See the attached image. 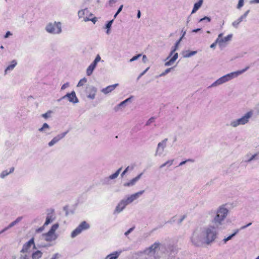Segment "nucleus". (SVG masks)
Listing matches in <instances>:
<instances>
[{"instance_id": "obj_1", "label": "nucleus", "mask_w": 259, "mask_h": 259, "mask_svg": "<svg viewBox=\"0 0 259 259\" xmlns=\"http://www.w3.org/2000/svg\"><path fill=\"white\" fill-rule=\"evenodd\" d=\"M217 235V229L213 226L198 227L192 234L190 241L194 246L197 247H200L204 244L209 245L215 240Z\"/></svg>"}, {"instance_id": "obj_2", "label": "nucleus", "mask_w": 259, "mask_h": 259, "mask_svg": "<svg viewBox=\"0 0 259 259\" xmlns=\"http://www.w3.org/2000/svg\"><path fill=\"white\" fill-rule=\"evenodd\" d=\"M228 209L224 205L220 206L216 210H211L210 213L213 214L214 216L212 220L213 224L212 225L215 228H220L223 225L225 219L228 213Z\"/></svg>"}, {"instance_id": "obj_3", "label": "nucleus", "mask_w": 259, "mask_h": 259, "mask_svg": "<svg viewBox=\"0 0 259 259\" xmlns=\"http://www.w3.org/2000/svg\"><path fill=\"white\" fill-rule=\"evenodd\" d=\"M249 68V67L247 66L244 69L238 70L235 72H232L230 73H228L227 74H226L219 79H218L217 80H215L214 82H213L208 88H213V87H217L218 86H219L222 84H224L227 82H228L229 81L231 80V79L237 77L240 74H242L244 72H245Z\"/></svg>"}, {"instance_id": "obj_4", "label": "nucleus", "mask_w": 259, "mask_h": 259, "mask_svg": "<svg viewBox=\"0 0 259 259\" xmlns=\"http://www.w3.org/2000/svg\"><path fill=\"white\" fill-rule=\"evenodd\" d=\"M253 111L250 110L245 113L240 118L235 119L231 121L229 126L232 128H236L239 125H244L247 124L250 119L253 116Z\"/></svg>"}, {"instance_id": "obj_5", "label": "nucleus", "mask_w": 259, "mask_h": 259, "mask_svg": "<svg viewBox=\"0 0 259 259\" xmlns=\"http://www.w3.org/2000/svg\"><path fill=\"white\" fill-rule=\"evenodd\" d=\"M98 89L92 85L88 84L84 88H81L78 91L80 95L82 97H86L90 100H94L96 98Z\"/></svg>"}, {"instance_id": "obj_6", "label": "nucleus", "mask_w": 259, "mask_h": 259, "mask_svg": "<svg viewBox=\"0 0 259 259\" xmlns=\"http://www.w3.org/2000/svg\"><path fill=\"white\" fill-rule=\"evenodd\" d=\"M59 227L58 223L54 224L47 233L42 235V238L47 242H52L56 240L58 238V235L56 231L59 228Z\"/></svg>"}, {"instance_id": "obj_7", "label": "nucleus", "mask_w": 259, "mask_h": 259, "mask_svg": "<svg viewBox=\"0 0 259 259\" xmlns=\"http://www.w3.org/2000/svg\"><path fill=\"white\" fill-rule=\"evenodd\" d=\"M45 30L48 33L50 34H60L62 32L61 23L60 22L49 23L46 26Z\"/></svg>"}, {"instance_id": "obj_8", "label": "nucleus", "mask_w": 259, "mask_h": 259, "mask_svg": "<svg viewBox=\"0 0 259 259\" xmlns=\"http://www.w3.org/2000/svg\"><path fill=\"white\" fill-rule=\"evenodd\" d=\"M90 228V225L86 221H82L79 225L71 232L70 236L72 238H74L80 235L82 232L86 231Z\"/></svg>"}, {"instance_id": "obj_9", "label": "nucleus", "mask_w": 259, "mask_h": 259, "mask_svg": "<svg viewBox=\"0 0 259 259\" xmlns=\"http://www.w3.org/2000/svg\"><path fill=\"white\" fill-rule=\"evenodd\" d=\"M160 244L155 242L145 250V259H156L155 254L159 249Z\"/></svg>"}, {"instance_id": "obj_10", "label": "nucleus", "mask_w": 259, "mask_h": 259, "mask_svg": "<svg viewBox=\"0 0 259 259\" xmlns=\"http://www.w3.org/2000/svg\"><path fill=\"white\" fill-rule=\"evenodd\" d=\"M222 33L219 34L217 38V42H218L219 47L222 49L226 47L229 42L232 40L233 35L232 34L228 35L227 36L223 37Z\"/></svg>"}, {"instance_id": "obj_11", "label": "nucleus", "mask_w": 259, "mask_h": 259, "mask_svg": "<svg viewBox=\"0 0 259 259\" xmlns=\"http://www.w3.org/2000/svg\"><path fill=\"white\" fill-rule=\"evenodd\" d=\"M77 14L78 18L82 19V21L84 22L89 21L90 17L93 16V14L90 12L87 8L79 10Z\"/></svg>"}, {"instance_id": "obj_12", "label": "nucleus", "mask_w": 259, "mask_h": 259, "mask_svg": "<svg viewBox=\"0 0 259 259\" xmlns=\"http://www.w3.org/2000/svg\"><path fill=\"white\" fill-rule=\"evenodd\" d=\"M32 246H33V248H35V247L33 238H32L23 245V247L20 251V253L28 254Z\"/></svg>"}, {"instance_id": "obj_13", "label": "nucleus", "mask_w": 259, "mask_h": 259, "mask_svg": "<svg viewBox=\"0 0 259 259\" xmlns=\"http://www.w3.org/2000/svg\"><path fill=\"white\" fill-rule=\"evenodd\" d=\"M67 98L68 100L73 104L77 103L79 101L77 99L74 91L71 92L70 93H67L65 96L62 97L58 100V101H60L62 100Z\"/></svg>"}, {"instance_id": "obj_14", "label": "nucleus", "mask_w": 259, "mask_h": 259, "mask_svg": "<svg viewBox=\"0 0 259 259\" xmlns=\"http://www.w3.org/2000/svg\"><path fill=\"white\" fill-rule=\"evenodd\" d=\"M167 141L168 139L166 138L158 144L155 156H161L162 154L165 147H166Z\"/></svg>"}, {"instance_id": "obj_15", "label": "nucleus", "mask_w": 259, "mask_h": 259, "mask_svg": "<svg viewBox=\"0 0 259 259\" xmlns=\"http://www.w3.org/2000/svg\"><path fill=\"white\" fill-rule=\"evenodd\" d=\"M67 133L68 131H66L57 135L56 136L54 137L50 142L48 143V146L50 147L53 146L55 144H57L59 141L64 138Z\"/></svg>"}, {"instance_id": "obj_16", "label": "nucleus", "mask_w": 259, "mask_h": 259, "mask_svg": "<svg viewBox=\"0 0 259 259\" xmlns=\"http://www.w3.org/2000/svg\"><path fill=\"white\" fill-rule=\"evenodd\" d=\"M144 190H141L136 193L133 194L130 196H128L126 199H124L127 204H130L134 202L135 200L137 199L140 196H141L144 193Z\"/></svg>"}, {"instance_id": "obj_17", "label": "nucleus", "mask_w": 259, "mask_h": 259, "mask_svg": "<svg viewBox=\"0 0 259 259\" xmlns=\"http://www.w3.org/2000/svg\"><path fill=\"white\" fill-rule=\"evenodd\" d=\"M17 65V61L16 60H13L10 64L7 66L4 71V75H7L11 72Z\"/></svg>"}, {"instance_id": "obj_18", "label": "nucleus", "mask_w": 259, "mask_h": 259, "mask_svg": "<svg viewBox=\"0 0 259 259\" xmlns=\"http://www.w3.org/2000/svg\"><path fill=\"white\" fill-rule=\"evenodd\" d=\"M127 203L124 199L121 200L117 204L115 208V211L117 213L121 212L124 208L127 205Z\"/></svg>"}, {"instance_id": "obj_19", "label": "nucleus", "mask_w": 259, "mask_h": 259, "mask_svg": "<svg viewBox=\"0 0 259 259\" xmlns=\"http://www.w3.org/2000/svg\"><path fill=\"white\" fill-rule=\"evenodd\" d=\"M142 175L143 173L140 174L136 177L131 180L129 182L124 184V186L125 187L134 186L136 184V183L141 178Z\"/></svg>"}, {"instance_id": "obj_20", "label": "nucleus", "mask_w": 259, "mask_h": 259, "mask_svg": "<svg viewBox=\"0 0 259 259\" xmlns=\"http://www.w3.org/2000/svg\"><path fill=\"white\" fill-rule=\"evenodd\" d=\"M178 54L177 53H175L172 58H171L168 61L165 62L164 65L165 66H169L172 65L175 61L178 59Z\"/></svg>"}, {"instance_id": "obj_21", "label": "nucleus", "mask_w": 259, "mask_h": 259, "mask_svg": "<svg viewBox=\"0 0 259 259\" xmlns=\"http://www.w3.org/2000/svg\"><path fill=\"white\" fill-rule=\"evenodd\" d=\"M55 220V217L53 212L48 213L46 218V221L44 223V226H48L49 224L53 222Z\"/></svg>"}, {"instance_id": "obj_22", "label": "nucleus", "mask_w": 259, "mask_h": 259, "mask_svg": "<svg viewBox=\"0 0 259 259\" xmlns=\"http://www.w3.org/2000/svg\"><path fill=\"white\" fill-rule=\"evenodd\" d=\"M50 130V127L49 124L47 123H45L43 124L42 127L38 129V131L48 135L49 134Z\"/></svg>"}, {"instance_id": "obj_23", "label": "nucleus", "mask_w": 259, "mask_h": 259, "mask_svg": "<svg viewBox=\"0 0 259 259\" xmlns=\"http://www.w3.org/2000/svg\"><path fill=\"white\" fill-rule=\"evenodd\" d=\"M14 168L11 167L10 169H6L3 170L0 174V178L2 179H4L9 174L12 173L14 171Z\"/></svg>"}, {"instance_id": "obj_24", "label": "nucleus", "mask_w": 259, "mask_h": 259, "mask_svg": "<svg viewBox=\"0 0 259 259\" xmlns=\"http://www.w3.org/2000/svg\"><path fill=\"white\" fill-rule=\"evenodd\" d=\"M87 81H88V80L85 77L82 78L79 81V82H78V83L77 84V88H78V91L81 88H85V86H84V85L87 82Z\"/></svg>"}, {"instance_id": "obj_25", "label": "nucleus", "mask_w": 259, "mask_h": 259, "mask_svg": "<svg viewBox=\"0 0 259 259\" xmlns=\"http://www.w3.org/2000/svg\"><path fill=\"white\" fill-rule=\"evenodd\" d=\"M113 179V174L109 177L103 179L101 181L102 184L105 185H108L111 184V181Z\"/></svg>"}, {"instance_id": "obj_26", "label": "nucleus", "mask_w": 259, "mask_h": 259, "mask_svg": "<svg viewBox=\"0 0 259 259\" xmlns=\"http://www.w3.org/2000/svg\"><path fill=\"white\" fill-rule=\"evenodd\" d=\"M22 219V217H19L17 218L14 221L11 223L7 227H6V229H7L8 230V229L12 228L13 227L17 225L18 223H19L20 221H21Z\"/></svg>"}, {"instance_id": "obj_27", "label": "nucleus", "mask_w": 259, "mask_h": 259, "mask_svg": "<svg viewBox=\"0 0 259 259\" xmlns=\"http://www.w3.org/2000/svg\"><path fill=\"white\" fill-rule=\"evenodd\" d=\"M203 2V0H199L198 2L194 4L191 14L195 13L201 7Z\"/></svg>"}, {"instance_id": "obj_28", "label": "nucleus", "mask_w": 259, "mask_h": 259, "mask_svg": "<svg viewBox=\"0 0 259 259\" xmlns=\"http://www.w3.org/2000/svg\"><path fill=\"white\" fill-rule=\"evenodd\" d=\"M196 51L189 52L188 51H184L182 53L183 56L184 58H189L192 56H194L197 54Z\"/></svg>"}, {"instance_id": "obj_29", "label": "nucleus", "mask_w": 259, "mask_h": 259, "mask_svg": "<svg viewBox=\"0 0 259 259\" xmlns=\"http://www.w3.org/2000/svg\"><path fill=\"white\" fill-rule=\"evenodd\" d=\"M42 255V252L40 250H36L33 252L32 254V259H39Z\"/></svg>"}, {"instance_id": "obj_30", "label": "nucleus", "mask_w": 259, "mask_h": 259, "mask_svg": "<svg viewBox=\"0 0 259 259\" xmlns=\"http://www.w3.org/2000/svg\"><path fill=\"white\" fill-rule=\"evenodd\" d=\"M113 22V19L108 21V23L106 24L105 29H106V33L107 34H109L110 33L111 27Z\"/></svg>"}, {"instance_id": "obj_31", "label": "nucleus", "mask_w": 259, "mask_h": 259, "mask_svg": "<svg viewBox=\"0 0 259 259\" xmlns=\"http://www.w3.org/2000/svg\"><path fill=\"white\" fill-rule=\"evenodd\" d=\"M126 103L124 101L121 102L120 104H119L117 106L114 108V110L116 111H119L120 110H122L126 106Z\"/></svg>"}, {"instance_id": "obj_32", "label": "nucleus", "mask_w": 259, "mask_h": 259, "mask_svg": "<svg viewBox=\"0 0 259 259\" xmlns=\"http://www.w3.org/2000/svg\"><path fill=\"white\" fill-rule=\"evenodd\" d=\"M113 90V85H109L101 90V92L104 94H107Z\"/></svg>"}, {"instance_id": "obj_33", "label": "nucleus", "mask_w": 259, "mask_h": 259, "mask_svg": "<svg viewBox=\"0 0 259 259\" xmlns=\"http://www.w3.org/2000/svg\"><path fill=\"white\" fill-rule=\"evenodd\" d=\"M101 60V57L98 54L96 56L95 60L90 65L95 68L97 66L98 63Z\"/></svg>"}, {"instance_id": "obj_34", "label": "nucleus", "mask_w": 259, "mask_h": 259, "mask_svg": "<svg viewBox=\"0 0 259 259\" xmlns=\"http://www.w3.org/2000/svg\"><path fill=\"white\" fill-rule=\"evenodd\" d=\"M95 68L90 65L88 67L87 69L86 70V74L88 76H90L93 72V71L94 70Z\"/></svg>"}, {"instance_id": "obj_35", "label": "nucleus", "mask_w": 259, "mask_h": 259, "mask_svg": "<svg viewBox=\"0 0 259 259\" xmlns=\"http://www.w3.org/2000/svg\"><path fill=\"white\" fill-rule=\"evenodd\" d=\"M174 67L167 68L166 69H165L164 70V71H163L161 74H160L158 76L159 77L164 76L167 74H168L169 72H170L171 70H174Z\"/></svg>"}, {"instance_id": "obj_36", "label": "nucleus", "mask_w": 259, "mask_h": 259, "mask_svg": "<svg viewBox=\"0 0 259 259\" xmlns=\"http://www.w3.org/2000/svg\"><path fill=\"white\" fill-rule=\"evenodd\" d=\"M238 232V230H237L235 231V232L233 233L232 234H231V235H230L229 236H228V237L227 238H225L224 239L223 241L225 243H226V242L230 240V239H231L234 236H235L236 235V234Z\"/></svg>"}, {"instance_id": "obj_37", "label": "nucleus", "mask_w": 259, "mask_h": 259, "mask_svg": "<svg viewBox=\"0 0 259 259\" xmlns=\"http://www.w3.org/2000/svg\"><path fill=\"white\" fill-rule=\"evenodd\" d=\"M185 34H186V32L185 31L183 33V34L182 36L179 39V40L178 41L176 42V43L175 44V47L173 48L174 49V51H176L177 50V49H178L179 45L181 41L182 40L183 37L185 35Z\"/></svg>"}, {"instance_id": "obj_38", "label": "nucleus", "mask_w": 259, "mask_h": 259, "mask_svg": "<svg viewBox=\"0 0 259 259\" xmlns=\"http://www.w3.org/2000/svg\"><path fill=\"white\" fill-rule=\"evenodd\" d=\"M18 259H29V255L28 254L20 253Z\"/></svg>"}, {"instance_id": "obj_39", "label": "nucleus", "mask_w": 259, "mask_h": 259, "mask_svg": "<svg viewBox=\"0 0 259 259\" xmlns=\"http://www.w3.org/2000/svg\"><path fill=\"white\" fill-rule=\"evenodd\" d=\"M187 162H194V160L193 159H188L185 161H182L180 163L179 166H182V165L185 164Z\"/></svg>"}, {"instance_id": "obj_40", "label": "nucleus", "mask_w": 259, "mask_h": 259, "mask_svg": "<svg viewBox=\"0 0 259 259\" xmlns=\"http://www.w3.org/2000/svg\"><path fill=\"white\" fill-rule=\"evenodd\" d=\"M155 118L153 117L150 118L146 123V125H150L152 122L154 121Z\"/></svg>"}, {"instance_id": "obj_41", "label": "nucleus", "mask_w": 259, "mask_h": 259, "mask_svg": "<svg viewBox=\"0 0 259 259\" xmlns=\"http://www.w3.org/2000/svg\"><path fill=\"white\" fill-rule=\"evenodd\" d=\"M142 56V55L141 54H138L134 57H133L132 59H131L130 60V62H132L133 61H134L135 60H137L138 59H139L141 56Z\"/></svg>"}, {"instance_id": "obj_42", "label": "nucleus", "mask_w": 259, "mask_h": 259, "mask_svg": "<svg viewBox=\"0 0 259 259\" xmlns=\"http://www.w3.org/2000/svg\"><path fill=\"white\" fill-rule=\"evenodd\" d=\"M244 4V0H239L238 4L237 5V9H240Z\"/></svg>"}, {"instance_id": "obj_43", "label": "nucleus", "mask_w": 259, "mask_h": 259, "mask_svg": "<svg viewBox=\"0 0 259 259\" xmlns=\"http://www.w3.org/2000/svg\"><path fill=\"white\" fill-rule=\"evenodd\" d=\"M258 155L257 153H256V154H254V155H252L251 157L249 158L247 161L246 162H250V161H251L252 160H254L255 159L256 157L257 156V155Z\"/></svg>"}, {"instance_id": "obj_44", "label": "nucleus", "mask_w": 259, "mask_h": 259, "mask_svg": "<svg viewBox=\"0 0 259 259\" xmlns=\"http://www.w3.org/2000/svg\"><path fill=\"white\" fill-rule=\"evenodd\" d=\"M92 21L94 24H95L97 21V18L93 16V17H90L89 21Z\"/></svg>"}, {"instance_id": "obj_45", "label": "nucleus", "mask_w": 259, "mask_h": 259, "mask_svg": "<svg viewBox=\"0 0 259 259\" xmlns=\"http://www.w3.org/2000/svg\"><path fill=\"white\" fill-rule=\"evenodd\" d=\"M240 23V22H239L237 20L234 21L233 23H232V25L234 27H235V28H237L238 27V25Z\"/></svg>"}, {"instance_id": "obj_46", "label": "nucleus", "mask_w": 259, "mask_h": 259, "mask_svg": "<svg viewBox=\"0 0 259 259\" xmlns=\"http://www.w3.org/2000/svg\"><path fill=\"white\" fill-rule=\"evenodd\" d=\"M123 7V6L122 5L120 6L116 14H114V19H115L117 15L122 11Z\"/></svg>"}, {"instance_id": "obj_47", "label": "nucleus", "mask_w": 259, "mask_h": 259, "mask_svg": "<svg viewBox=\"0 0 259 259\" xmlns=\"http://www.w3.org/2000/svg\"><path fill=\"white\" fill-rule=\"evenodd\" d=\"M149 69V67H148L144 71H143L140 75L139 76H138V77L137 78V79L139 80L140 79V77H141L143 75H144L146 72L148 70V69Z\"/></svg>"}, {"instance_id": "obj_48", "label": "nucleus", "mask_w": 259, "mask_h": 259, "mask_svg": "<svg viewBox=\"0 0 259 259\" xmlns=\"http://www.w3.org/2000/svg\"><path fill=\"white\" fill-rule=\"evenodd\" d=\"M205 20H207L208 22H210L211 20L209 17L205 16L204 18L200 19L199 22H200Z\"/></svg>"}, {"instance_id": "obj_49", "label": "nucleus", "mask_w": 259, "mask_h": 259, "mask_svg": "<svg viewBox=\"0 0 259 259\" xmlns=\"http://www.w3.org/2000/svg\"><path fill=\"white\" fill-rule=\"evenodd\" d=\"M46 226H44V225H43V226L38 228L36 230V232L37 233H39V232H41L42 231H44V230L45 229V227Z\"/></svg>"}, {"instance_id": "obj_50", "label": "nucleus", "mask_w": 259, "mask_h": 259, "mask_svg": "<svg viewBox=\"0 0 259 259\" xmlns=\"http://www.w3.org/2000/svg\"><path fill=\"white\" fill-rule=\"evenodd\" d=\"M122 168H119L115 172H114V179L116 178L119 174Z\"/></svg>"}, {"instance_id": "obj_51", "label": "nucleus", "mask_w": 259, "mask_h": 259, "mask_svg": "<svg viewBox=\"0 0 259 259\" xmlns=\"http://www.w3.org/2000/svg\"><path fill=\"white\" fill-rule=\"evenodd\" d=\"M68 87H69V83L67 82L62 85L61 89V90H64Z\"/></svg>"}, {"instance_id": "obj_52", "label": "nucleus", "mask_w": 259, "mask_h": 259, "mask_svg": "<svg viewBox=\"0 0 259 259\" xmlns=\"http://www.w3.org/2000/svg\"><path fill=\"white\" fill-rule=\"evenodd\" d=\"M134 229V227H132L131 228H130V229H128L125 233V235L127 236L128 234H129L130 233H131Z\"/></svg>"}, {"instance_id": "obj_53", "label": "nucleus", "mask_w": 259, "mask_h": 259, "mask_svg": "<svg viewBox=\"0 0 259 259\" xmlns=\"http://www.w3.org/2000/svg\"><path fill=\"white\" fill-rule=\"evenodd\" d=\"M105 259H113V253H111L106 256Z\"/></svg>"}, {"instance_id": "obj_54", "label": "nucleus", "mask_w": 259, "mask_h": 259, "mask_svg": "<svg viewBox=\"0 0 259 259\" xmlns=\"http://www.w3.org/2000/svg\"><path fill=\"white\" fill-rule=\"evenodd\" d=\"M133 98V96H131L130 98L125 100L124 101L125 102L126 104L127 103H131L132 101Z\"/></svg>"}, {"instance_id": "obj_55", "label": "nucleus", "mask_w": 259, "mask_h": 259, "mask_svg": "<svg viewBox=\"0 0 259 259\" xmlns=\"http://www.w3.org/2000/svg\"><path fill=\"white\" fill-rule=\"evenodd\" d=\"M121 251H114V259H116L119 255L120 254V253H121Z\"/></svg>"}, {"instance_id": "obj_56", "label": "nucleus", "mask_w": 259, "mask_h": 259, "mask_svg": "<svg viewBox=\"0 0 259 259\" xmlns=\"http://www.w3.org/2000/svg\"><path fill=\"white\" fill-rule=\"evenodd\" d=\"M217 44L218 45V42H217V39H216L215 41L210 45V48L214 49L216 47Z\"/></svg>"}, {"instance_id": "obj_57", "label": "nucleus", "mask_w": 259, "mask_h": 259, "mask_svg": "<svg viewBox=\"0 0 259 259\" xmlns=\"http://www.w3.org/2000/svg\"><path fill=\"white\" fill-rule=\"evenodd\" d=\"M173 161H174V160H168L166 162H165L166 163V164L168 166H170L172 164V163H173Z\"/></svg>"}, {"instance_id": "obj_58", "label": "nucleus", "mask_w": 259, "mask_h": 259, "mask_svg": "<svg viewBox=\"0 0 259 259\" xmlns=\"http://www.w3.org/2000/svg\"><path fill=\"white\" fill-rule=\"evenodd\" d=\"M12 34L10 31H7L6 34L4 36L5 38L9 37L10 36L12 35Z\"/></svg>"}, {"instance_id": "obj_59", "label": "nucleus", "mask_w": 259, "mask_h": 259, "mask_svg": "<svg viewBox=\"0 0 259 259\" xmlns=\"http://www.w3.org/2000/svg\"><path fill=\"white\" fill-rule=\"evenodd\" d=\"M59 256V255L58 253H55L53 255L51 259H58Z\"/></svg>"}, {"instance_id": "obj_60", "label": "nucleus", "mask_w": 259, "mask_h": 259, "mask_svg": "<svg viewBox=\"0 0 259 259\" xmlns=\"http://www.w3.org/2000/svg\"><path fill=\"white\" fill-rule=\"evenodd\" d=\"M130 168V167L129 166H127L125 169L122 172L121 176V177H122L124 175H125V174L128 170Z\"/></svg>"}, {"instance_id": "obj_61", "label": "nucleus", "mask_w": 259, "mask_h": 259, "mask_svg": "<svg viewBox=\"0 0 259 259\" xmlns=\"http://www.w3.org/2000/svg\"><path fill=\"white\" fill-rule=\"evenodd\" d=\"M176 51H174V49H172V50H171V51L170 52V54L169 55V56L166 58V60H168L169 58L174 54V53Z\"/></svg>"}, {"instance_id": "obj_62", "label": "nucleus", "mask_w": 259, "mask_h": 259, "mask_svg": "<svg viewBox=\"0 0 259 259\" xmlns=\"http://www.w3.org/2000/svg\"><path fill=\"white\" fill-rule=\"evenodd\" d=\"M245 18L243 16V15H242L241 17H240L237 20L240 22H241L242 21H243L244 19H245Z\"/></svg>"}, {"instance_id": "obj_63", "label": "nucleus", "mask_w": 259, "mask_h": 259, "mask_svg": "<svg viewBox=\"0 0 259 259\" xmlns=\"http://www.w3.org/2000/svg\"><path fill=\"white\" fill-rule=\"evenodd\" d=\"M250 4H258L259 0H251L250 1Z\"/></svg>"}, {"instance_id": "obj_64", "label": "nucleus", "mask_w": 259, "mask_h": 259, "mask_svg": "<svg viewBox=\"0 0 259 259\" xmlns=\"http://www.w3.org/2000/svg\"><path fill=\"white\" fill-rule=\"evenodd\" d=\"M255 109L256 110V112L258 114H259V104H258L256 107H255Z\"/></svg>"}]
</instances>
